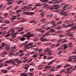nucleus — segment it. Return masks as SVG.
I'll use <instances>...</instances> for the list:
<instances>
[{
  "mask_svg": "<svg viewBox=\"0 0 76 76\" xmlns=\"http://www.w3.org/2000/svg\"><path fill=\"white\" fill-rule=\"evenodd\" d=\"M72 69V67H69L66 69L67 72H66V71H64V72L65 73H68V74L69 73H71V72H72V70L70 69Z\"/></svg>",
  "mask_w": 76,
  "mask_h": 76,
  "instance_id": "obj_1",
  "label": "nucleus"
},
{
  "mask_svg": "<svg viewBox=\"0 0 76 76\" xmlns=\"http://www.w3.org/2000/svg\"><path fill=\"white\" fill-rule=\"evenodd\" d=\"M73 24H69L66 26L64 24L62 25V26H63V27H64L66 28H68V27H72L73 26Z\"/></svg>",
  "mask_w": 76,
  "mask_h": 76,
  "instance_id": "obj_2",
  "label": "nucleus"
},
{
  "mask_svg": "<svg viewBox=\"0 0 76 76\" xmlns=\"http://www.w3.org/2000/svg\"><path fill=\"white\" fill-rule=\"evenodd\" d=\"M28 57L27 56L23 58V60L22 61V62L23 63H25V62L26 61H27V60H28Z\"/></svg>",
  "mask_w": 76,
  "mask_h": 76,
  "instance_id": "obj_3",
  "label": "nucleus"
},
{
  "mask_svg": "<svg viewBox=\"0 0 76 76\" xmlns=\"http://www.w3.org/2000/svg\"><path fill=\"white\" fill-rule=\"evenodd\" d=\"M64 10H66V9L62 10L61 12L60 13V14H61V15H64L65 14H66V13H67V11L65 12Z\"/></svg>",
  "mask_w": 76,
  "mask_h": 76,
  "instance_id": "obj_4",
  "label": "nucleus"
},
{
  "mask_svg": "<svg viewBox=\"0 0 76 76\" xmlns=\"http://www.w3.org/2000/svg\"><path fill=\"white\" fill-rule=\"evenodd\" d=\"M14 61H15L18 64H19L22 63V61L20 60H18V59H14Z\"/></svg>",
  "mask_w": 76,
  "mask_h": 76,
  "instance_id": "obj_5",
  "label": "nucleus"
},
{
  "mask_svg": "<svg viewBox=\"0 0 76 76\" xmlns=\"http://www.w3.org/2000/svg\"><path fill=\"white\" fill-rule=\"evenodd\" d=\"M18 32H16L14 34H13V35H11V37H12V39H15V38L16 37V35H17V34H18Z\"/></svg>",
  "mask_w": 76,
  "mask_h": 76,
  "instance_id": "obj_6",
  "label": "nucleus"
},
{
  "mask_svg": "<svg viewBox=\"0 0 76 76\" xmlns=\"http://www.w3.org/2000/svg\"><path fill=\"white\" fill-rule=\"evenodd\" d=\"M17 49H16V46H14L11 48V51H13L15 52V51H17Z\"/></svg>",
  "mask_w": 76,
  "mask_h": 76,
  "instance_id": "obj_7",
  "label": "nucleus"
},
{
  "mask_svg": "<svg viewBox=\"0 0 76 76\" xmlns=\"http://www.w3.org/2000/svg\"><path fill=\"white\" fill-rule=\"evenodd\" d=\"M56 2H54L53 4H56L57 3H59L61 1V0H54Z\"/></svg>",
  "mask_w": 76,
  "mask_h": 76,
  "instance_id": "obj_8",
  "label": "nucleus"
},
{
  "mask_svg": "<svg viewBox=\"0 0 76 76\" xmlns=\"http://www.w3.org/2000/svg\"><path fill=\"white\" fill-rule=\"evenodd\" d=\"M61 47H63L64 50H66V48H68V46H67V44H64L63 45H61Z\"/></svg>",
  "mask_w": 76,
  "mask_h": 76,
  "instance_id": "obj_9",
  "label": "nucleus"
},
{
  "mask_svg": "<svg viewBox=\"0 0 76 76\" xmlns=\"http://www.w3.org/2000/svg\"><path fill=\"white\" fill-rule=\"evenodd\" d=\"M23 9L25 10H26V11H29V10L28 9V7L26 6H25L23 7Z\"/></svg>",
  "mask_w": 76,
  "mask_h": 76,
  "instance_id": "obj_10",
  "label": "nucleus"
},
{
  "mask_svg": "<svg viewBox=\"0 0 76 76\" xmlns=\"http://www.w3.org/2000/svg\"><path fill=\"white\" fill-rule=\"evenodd\" d=\"M44 29V27H42L41 28L37 29L35 30V31L36 32H39L40 31H41L42 29Z\"/></svg>",
  "mask_w": 76,
  "mask_h": 76,
  "instance_id": "obj_11",
  "label": "nucleus"
},
{
  "mask_svg": "<svg viewBox=\"0 0 76 76\" xmlns=\"http://www.w3.org/2000/svg\"><path fill=\"white\" fill-rule=\"evenodd\" d=\"M56 59L57 58H56L54 60H53L51 61L48 64V65H51V64H53V62H54V61H55L56 60Z\"/></svg>",
  "mask_w": 76,
  "mask_h": 76,
  "instance_id": "obj_12",
  "label": "nucleus"
},
{
  "mask_svg": "<svg viewBox=\"0 0 76 76\" xmlns=\"http://www.w3.org/2000/svg\"><path fill=\"white\" fill-rule=\"evenodd\" d=\"M56 31L54 29H51L50 30L49 32L50 33H54V32H55Z\"/></svg>",
  "mask_w": 76,
  "mask_h": 76,
  "instance_id": "obj_13",
  "label": "nucleus"
},
{
  "mask_svg": "<svg viewBox=\"0 0 76 76\" xmlns=\"http://www.w3.org/2000/svg\"><path fill=\"white\" fill-rule=\"evenodd\" d=\"M53 52L51 50H50L48 51V53L47 54V56H51L52 55Z\"/></svg>",
  "mask_w": 76,
  "mask_h": 76,
  "instance_id": "obj_14",
  "label": "nucleus"
},
{
  "mask_svg": "<svg viewBox=\"0 0 76 76\" xmlns=\"http://www.w3.org/2000/svg\"><path fill=\"white\" fill-rule=\"evenodd\" d=\"M40 1H41V2H42V4H45V2H47V1H49V0L48 1L47 0H40Z\"/></svg>",
  "mask_w": 76,
  "mask_h": 76,
  "instance_id": "obj_15",
  "label": "nucleus"
},
{
  "mask_svg": "<svg viewBox=\"0 0 76 76\" xmlns=\"http://www.w3.org/2000/svg\"><path fill=\"white\" fill-rule=\"evenodd\" d=\"M32 5L31 4H29L28 6V10H29V9L32 8Z\"/></svg>",
  "mask_w": 76,
  "mask_h": 76,
  "instance_id": "obj_16",
  "label": "nucleus"
},
{
  "mask_svg": "<svg viewBox=\"0 0 76 76\" xmlns=\"http://www.w3.org/2000/svg\"><path fill=\"white\" fill-rule=\"evenodd\" d=\"M14 61V59H12L11 60H9L5 62L6 63H11V62H12V61Z\"/></svg>",
  "mask_w": 76,
  "mask_h": 76,
  "instance_id": "obj_17",
  "label": "nucleus"
},
{
  "mask_svg": "<svg viewBox=\"0 0 76 76\" xmlns=\"http://www.w3.org/2000/svg\"><path fill=\"white\" fill-rule=\"evenodd\" d=\"M6 54V51H4L3 52V53L1 54V56L2 57H4L5 56V55Z\"/></svg>",
  "mask_w": 76,
  "mask_h": 76,
  "instance_id": "obj_18",
  "label": "nucleus"
},
{
  "mask_svg": "<svg viewBox=\"0 0 76 76\" xmlns=\"http://www.w3.org/2000/svg\"><path fill=\"white\" fill-rule=\"evenodd\" d=\"M10 31L12 32L11 34V35H12V34H13L15 32V29H10Z\"/></svg>",
  "mask_w": 76,
  "mask_h": 76,
  "instance_id": "obj_19",
  "label": "nucleus"
},
{
  "mask_svg": "<svg viewBox=\"0 0 76 76\" xmlns=\"http://www.w3.org/2000/svg\"><path fill=\"white\" fill-rule=\"evenodd\" d=\"M29 66H26L24 68V69H26L25 70V72H27L28 71V68H29Z\"/></svg>",
  "mask_w": 76,
  "mask_h": 76,
  "instance_id": "obj_20",
  "label": "nucleus"
},
{
  "mask_svg": "<svg viewBox=\"0 0 76 76\" xmlns=\"http://www.w3.org/2000/svg\"><path fill=\"white\" fill-rule=\"evenodd\" d=\"M70 65L69 64H67L64 66V68H67V67H68L69 66H70Z\"/></svg>",
  "mask_w": 76,
  "mask_h": 76,
  "instance_id": "obj_21",
  "label": "nucleus"
},
{
  "mask_svg": "<svg viewBox=\"0 0 76 76\" xmlns=\"http://www.w3.org/2000/svg\"><path fill=\"white\" fill-rule=\"evenodd\" d=\"M62 66L61 65H57L56 67V69H59Z\"/></svg>",
  "mask_w": 76,
  "mask_h": 76,
  "instance_id": "obj_22",
  "label": "nucleus"
},
{
  "mask_svg": "<svg viewBox=\"0 0 76 76\" xmlns=\"http://www.w3.org/2000/svg\"><path fill=\"white\" fill-rule=\"evenodd\" d=\"M31 34V33L28 32L26 34V35L27 36V38H30V37H29V35Z\"/></svg>",
  "mask_w": 76,
  "mask_h": 76,
  "instance_id": "obj_23",
  "label": "nucleus"
},
{
  "mask_svg": "<svg viewBox=\"0 0 76 76\" xmlns=\"http://www.w3.org/2000/svg\"><path fill=\"white\" fill-rule=\"evenodd\" d=\"M7 1L9 2L10 3H12L13 2V0H7Z\"/></svg>",
  "mask_w": 76,
  "mask_h": 76,
  "instance_id": "obj_24",
  "label": "nucleus"
},
{
  "mask_svg": "<svg viewBox=\"0 0 76 76\" xmlns=\"http://www.w3.org/2000/svg\"><path fill=\"white\" fill-rule=\"evenodd\" d=\"M50 50V49L49 48H46L44 50L45 53H47V51H49V50Z\"/></svg>",
  "mask_w": 76,
  "mask_h": 76,
  "instance_id": "obj_25",
  "label": "nucleus"
},
{
  "mask_svg": "<svg viewBox=\"0 0 76 76\" xmlns=\"http://www.w3.org/2000/svg\"><path fill=\"white\" fill-rule=\"evenodd\" d=\"M54 7L55 8V9H58V6L57 4L54 5Z\"/></svg>",
  "mask_w": 76,
  "mask_h": 76,
  "instance_id": "obj_26",
  "label": "nucleus"
},
{
  "mask_svg": "<svg viewBox=\"0 0 76 76\" xmlns=\"http://www.w3.org/2000/svg\"><path fill=\"white\" fill-rule=\"evenodd\" d=\"M54 1V0H51L50 1L48 2V3L49 4H52V3H53Z\"/></svg>",
  "mask_w": 76,
  "mask_h": 76,
  "instance_id": "obj_27",
  "label": "nucleus"
},
{
  "mask_svg": "<svg viewBox=\"0 0 76 76\" xmlns=\"http://www.w3.org/2000/svg\"><path fill=\"white\" fill-rule=\"evenodd\" d=\"M40 39L41 41H45L46 40V39L45 38H43L42 37H41Z\"/></svg>",
  "mask_w": 76,
  "mask_h": 76,
  "instance_id": "obj_28",
  "label": "nucleus"
},
{
  "mask_svg": "<svg viewBox=\"0 0 76 76\" xmlns=\"http://www.w3.org/2000/svg\"><path fill=\"white\" fill-rule=\"evenodd\" d=\"M34 33H33L32 34H30L29 37H30H30H34Z\"/></svg>",
  "mask_w": 76,
  "mask_h": 76,
  "instance_id": "obj_29",
  "label": "nucleus"
},
{
  "mask_svg": "<svg viewBox=\"0 0 76 76\" xmlns=\"http://www.w3.org/2000/svg\"><path fill=\"white\" fill-rule=\"evenodd\" d=\"M16 18V15L12 16V20H15Z\"/></svg>",
  "mask_w": 76,
  "mask_h": 76,
  "instance_id": "obj_30",
  "label": "nucleus"
},
{
  "mask_svg": "<svg viewBox=\"0 0 76 76\" xmlns=\"http://www.w3.org/2000/svg\"><path fill=\"white\" fill-rule=\"evenodd\" d=\"M50 23L52 25H54L56 23V22L54 20L50 22Z\"/></svg>",
  "mask_w": 76,
  "mask_h": 76,
  "instance_id": "obj_31",
  "label": "nucleus"
},
{
  "mask_svg": "<svg viewBox=\"0 0 76 76\" xmlns=\"http://www.w3.org/2000/svg\"><path fill=\"white\" fill-rule=\"evenodd\" d=\"M34 48L35 50H34V51H35V53H36V52H37V50H38V46H36V48Z\"/></svg>",
  "mask_w": 76,
  "mask_h": 76,
  "instance_id": "obj_32",
  "label": "nucleus"
},
{
  "mask_svg": "<svg viewBox=\"0 0 76 76\" xmlns=\"http://www.w3.org/2000/svg\"><path fill=\"white\" fill-rule=\"evenodd\" d=\"M61 23H62V22H61V21H59L57 23V24H56L57 25H57H60L61 24Z\"/></svg>",
  "mask_w": 76,
  "mask_h": 76,
  "instance_id": "obj_33",
  "label": "nucleus"
},
{
  "mask_svg": "<svg viewBox=\"0 0 76 76\" xmlns=\"http://www.w3.org/2000/svg\"><path fill=\"white\" fill-rule=\"evenodd\" d=\"M54 8L52 6H50L49 7V9H50V10H53Z\"/></svg>",
  "mask_w": 76,
  "mask_h": 76,
  "instance_id": "obj_34",
  "label": "nucleus"
},
{
  "mask_svg": "<svg viewBox=\"0 0 76 76\" xmlns=\"http://www.w3.org/2000/svg\"><path fill=\"white\" fill-rule=\"evenodd\" d=\"M1 30H5L6 29V28H7V27H1Z\"/></svg>",
  "mask_w": 76,
  "mask_h": 76,
  "instance_id": "obj_35",
  "label": "nucleus"
},
{
  "mask_svg": "<svg viewBox=\"0 0 76 76\" xmlns=\"http://www.w3.org/2000/svg\"><path fill=\"white\" fill-rule=\"evenodd\" d=\"M70 58H71V59H73V60H74V59H75V58H75V56H74L71 57H70Z\"/></svg>",
  "mask_w": 76,
  "mask_h": 76,
  "instance_id": "obj_36",
  "label": "nucleus"
},
{
  "mask_svg": "<svg viewBox=\"0 0 76 76\" xmlns=\"http://www.w3.org/2000/svg\"><path fill=\"white\" fill-rule=\"evenodd\" d=\"M23 29V27H22L20 28V30L17 31V32H20L21 31H22Z\"/></svg>",
  "mask_w": 76,
  "mask_h": 76,
  "instance_id": "obj_37",
  "label": "nucleus"
},
{
  "mask_svg": "<svg viewBox=\"0 0 76 76\" xmlns=\"http://www.w3.org/2000/svg\"><path fill=\"white\" fill-rule=\"evenodd\" d=\"M8 13H4V16H5L4 17V18H7V16L8 15Z\"/></svg>",
  "mask_w": 76,
  "mask_h": 76,
  "instance_id": "obj_38",
  "label": "nucleus"
},
{
  "mask_svg": "<svg viewBox=\"0 0 76 76\" xmlns=\"http://www.w3.org/2000/svg\"><path fill=\"white\" fill-rule=\"evenodd\" d=\"M23 45H25V43H23L22 44H20V45L19 46L20 47L22 48L23 46Z\"/></svg>",
  "mask_w": 76,
  "mask_h": 76,
  "instance_id": "obj_39",
  "label": "nucleus"
},
{
  "mask_svg": "<svg viewBox=\"0 0 76 76\" xmlns=\"http://www.w3.org/2000/svg\"><path fill=\"white\" fill-rule=\"evenodd\" d=\"M2 71L4 73H6L7 72V70L3 69Z\"/></svg>",
  "mask_w": 76,
  "mask_h": 76,
  "instance_id": "obj_40",
  "label": "nucleus"
},
{
  "mask_svg": "<svg viewBox=\"0 0 76 76\" xmlns=\"http://www.w3.org/2000/svg\"><path fill=\"white\" fill-rule=\"evenodd\" d=\"M39 13H41V12H44V9H42L38 11Z\"/></svg>",
  "mask_w": 76,
  "mask_h": 76,
  "instance_id": "obj_41",
  "label": "nucleus"
},
{
  "mask_svg": "<svg viewBox=\"0 0 76 76\" xmlns=\"http://www.w3.org/2000/svg\"><path fill=\"white\" fill-rule=\"evenodd\" d=\"M33 58H36V57H38V55L36 54L33 55L32 56Z\"/></svg>",
  "mask_w": 76,
  "mask_h": 76,
  "instance_id": "obj_42",
  "label": "nucleus"
},
{
  "mask_svg": "<svg viewBox=\"0 0 76 76\" xmlns=\"http://www.w3.org/2000/svg\"><path fill=\"white\" fill-rule=\"evenodd\" d=\"M49 18H51V17H52V16H53V14L51 13H50L49 14Z\"/></svg>",
  "mask_w": 76,
  "mask_h": 76,
  "instance_id": "obj_43",
  "label": "nucleus"
},
{
  "mask_svg": "<svg viewBox=\"0 0 76 76\" xmlns=\"http://www.w3.org/2000/svg\"><path fill=\"white\" fill-rule=\"evenodd\" d=\"M25 40V37H22L20 39V40L22 41H23L24 40Z\"/></svg>",
  "mask_w": 76,
  "mask_h": 76,
  "instance_id": "obj_44",
  "label": "nucleus"
},
{
  "mask_svg": "<svg viewBox=\"0 0 76 76\" xmlns=\"http://www.w3.org/2000/svg\"><path fill=\"white\" fill-rule=\"evenodd\" d=\"M68 6V5L66 4L63 7H62V9H65V8H66Z\"/></svg>",
  "mask_w": 76,
  "mask_h": 76,
  "instance_id": "obj_45",
  "label": "nucleus"
},
{
  "mask_svg": "<svg viewBox=\"0 0 76 76\" xmlns=\"http://www.w3.org/2000/svg\"><path fill=\"white\" fill-rule=\"evenodd\" d=\"M24 54L25 53H21L20 55H19V56L20 57H22V56H23L24 55Z\"/></svg>",
  "mask_w": 76,
  "mask_h": 76,
  "instance_id": "obj_46",
  "label": "nucleus"
},
{
  "mask_svg": "<svg viewBox=\"0 0 76 76\" xmlns=\"http://www.w3.org/2000/svg\"><path fill=\"white\" fill-rule=\"evenodd\" d=\"M49 33H50L49 31H48V32H47L46 33V35H47V36H48V35H50V34H49Z\"/></svg>",
  "mask_w": 76,
  "mask_h": 76,
  "instance_id": "obj_47",
  "label": "nucleus"
},
{
  "mask_svg": "<svg viewBox=\"0 0 76 76\" xmlns=\"http://www.w3.org/2000/svg\"><path fill=\"white\" fill-rule=\"evenodd\" d=\"M10 23V21H6L5 22V23H6L7 24H9V23Z\"/></svg>",
  "mask_w": 76,
  "mask_h": 76,
  "instance_id": "obj_48",
  "label": "nucleus"
},
{
  "mask_svg": "<svg viewBox=\"0 0 76 76\" xmlns=\"http://www.w3.org/2000/svg\"><path fill=\"white\" fill-rule=\"evenodd\" d=\"M16 12L17 13H19V12H21V10H17V11H16Z\"/></svg>",
  "mask_w": 76,
  "mask_h": 76,
  "instance_id": "obj_49",
  "label": "nucleus"
},
{
  "mask_svg": "<svg viewBox=\"0 0 76 76\" xmlns=\"http://www.w3.org/2000/svg\"><path fill=\"white\" fill-rule=\"evenodd\" d=\"M29 54H30V53H27L26 54V56H29Z\"/></svg>",
  "mask_w": 76,
  "mask_h": 76,
  "instance_id": "obj_50",
  "label": "nucleus"
},
{
  "mask_svg": "<svg viewBox=\"0 0 76 76\" xmlns=\"http://www.w3.org/2000/svg\"><path fill=\"white\" fill-rule=\"evenodd\" d=\"M33 21V23H37V22H38V20H34Z\"/></svg>",
  "mask_w": 76,
  "mask_h": 76,
  "instance_id": "obj_51",
  "label": "nucleus"
},
{
  "mask_svg": "<svg viewBox=\"0 0 76 76\" xmlns=\"http://www.w3.org/2000/svg\"><path fill=\"white\" fill-rule=\"evenodd\" d=\"M34 70V68H31L30 69V72H33Z\"/></svg>",
  "mask_w": 76,
  "mask_h": 76,
  "instance_id": "obj_52",
  "label": "nucleus"
},
{
  "mask_svg": "<svg viewBox=\"0 0 76 76\" xmlns=\"http://www.w3.org/2000/svg\"><path fill=\"white\" fill-rule=\"evenodd\" d=\"M19 52H20V53H23V52H25V51L24 50H20L19 51Z\"/></svg>",
  "mask_w": 76,
  "mask_h": 76,
  "instance_id": "obj_53",
  "label": "nucleus"
},
{
  "mask_svg": "<svg viewBox=\"0 0 76 76\" xmlns=\"http://www.w3.org/2000/svg\"><path fill=\"white\" fill-rule=\"evenodd\" d=\"M67 61H72V58H70L69 59H68V60H67Z\"/></svg>",
  "mask_w": 76,
  "mask_h": 76,
  "instance_id": "obj_54",
  "label": "nucleus"
},
{
  "mask_svg": "<svg viewBox=\"0 0 76 76\" xmlns=\"http://www.w3.org/2000/svg\"><path fill=\"white\" fill-rule=\"evenodd\" d=\"M4 44V42L2 43L1 44V46H3V47H4V46H5V45Z\"/></svg>",
  "mask_w": 76,
  "mask_h": 76,
  "instance_id": "obj_55",
  "label": "nucleus"
},
{
  "mask_svg": "<svg viewBox=\"0 0 76 76\" xmlns=\"http://www.w3.org/2000/svg\"><path fill=\"white\" fill-rule=\"evenodd\" d=\"M53 56H50V57H49L48 58V59L49 60H50V59H53Z\"/></svg>",
  "mask_w": 76,
  "mask_h": 76,
  "instance_id": "obj_56",
  "label": "nucleus"
},
{
  "mask_svg": "<svg viewBox=\"0 0 76 76\" xmlns=\"http://www.w3.org/2000/svg\"><path fill=\"white\" fill-rule=\"evenodd\" d=\"M19 7L18 6H17L15 7L14 8V10H16V9H17Z\"/></svg>",
  "mask_w": 76,
  "mask_h": 76,
  "instance_id": "obj_57",
  "label": "nucleus"
},
{
  "mask_svg": "<svg viewBox=\"0 0 76 76\" xmlns=\"http://www.w3.org/2000/svg\"><path fill=\"white\" fill-rule=\"evenodd\" d=\"M56 33L57 34H60V33H61V31H56Z\"/></svg>",
  "mask_w": 76,
  "mask_h": 76,
  "instance_id": "obj_58",
  "label": "nucleus"
},
{
  "mask_svg": "<svg viewBox=\"0 0 76 76\" xmlns=\"http://www.w3.org/2000/svg\"><path fill=\"white\" fill-rule=\"evenodd\" d=\"M33 45V43H30L29 44H28V46H30V45Z\"/></svg>",
  "mask_w": 76,
  "mask_h": 76,
  "instance_id": "obj_59",
  "label": "nucleus"
},
{
  "mask_svg": "<svg viewBox=\"0 0 76 76\" xmlns=\"http://www.w3.org/2000/svg\"><path fill=\"white\" fill-rule=\"evenodd\" d=\"M10 50V48H7L5 49V50H6V51H8V50Z\"/></svg>",
  "mask_w": 76,
  "mask_h": 76,
  "instance_id": "obj_60",
  "label": "nucleus"
},
{
  "mask_svg": "<svg viewBox=\"0 0 76 76\" xmlns=\"http://www.w3.org/2000/svg\"><path fill=\"white\" fill-rule=\"evenodd\" d=\"M25 73H22L20 74L21 76H25Z\"/></svg>",
  "mask_w": 76,
  "mask_h": 76,
  "instance_id": "obj_61",
  "label": "nucleus"
},
{
  "mask_svg": "<svg viewBox=\"0 0 76 76\" xmlns=\"http://www.w3.org/2000/svg\"><path fill=\"white\" fill-rule=\"evenodd\" d=\"M60 44H56V47H58V46H60Z\"/></svg>",
  "mask_w": 76,
  "mask_h": 76,
  "instance_id": "obj_62",
  "label": "nucleus"
},
{
  "mask_svg": "<svg viewBox=\"0 0 76 76\" xmlns=\"http://www.w3.org/2000/svg\"><path fill=\"white\" fill-rule=\"evenodd\" d=\"M34 12H30L29 14L30 15H34Z\"/></svg>",
  "mask_w": 76,
  "mask_h": 76,
  "instance_id": "obj_63",
  "label": "nucleus"
},
{
  "mask_svg": "<svg viewBox=\"0 0 76 76\" xmlns=\"http://www.w3.org/2000/svg\"><path fill=\"white\" fill-rule=\"evenodd\" d=\"M57 29H61V27L60 26H59V27H57Z\"/></svg>",
  "mask_w": 76,
  "mask_h": 76,
  "instance_id": "obj_64",
  "label": "nucleus"
}]
</instances>
